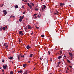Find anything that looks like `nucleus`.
<instances>
[{
	"label": "nucleus",
	"mask_w": 74,
	"mask_h": 74,
	"mask_svg": "<svg viewBox=\"0 0 74 74\" xmlns=\"http://www.w3.org/2000/svg\"><path fill=\"white\" fill-rule=\"evenodd\" d=\"M28 62H29V63H30V61H28Z\"/></svg>",
	"instance_id": "obj_63"
},
{
	"label": "nucleus",
	"mask_w": 74,
	"mask_h": 74,
	"mask_svg": "<svg viewBox=\"0 0 74 74\" xmlns=\"http://www.w3.org/2000/svg\"><path fill=\"white\" fill-rule=\"evenodd\" d=\"M25 12H23V14H26V13Z\"/></svg>",
	"instance_id": "obj_40"
},
{
	"label": "nucleus",
	"mask_w": 74,
	"mask_h": 74,
	"mask_svg": "<svg viewBox=\"0 0 74 74\" xmlns=\"http://www.w3.org/2000/svg\"><path fill=\"white\" fill-rule=\"evenodd\" d=\"M23 74H27V71H25Z\"/></svg>",
	"instance_id": "obj_18"
},
{
	"label": "nucleus",
	"mask_w": 74,
	"mask_h": 74,
	"mask_svg": "<svg viewBox=\"0 0 74 74\" xmlns=\"http://www.w3.org/2000/svg\"><path fill=\"white\" fill-rule=\"evenodd\" d=\"M23 18H20L19 20V22H22V19Z\"/></svg>",
	"instance_id": "obj_8"
},
{
	"label": "nucleus",
	"mask_w": 74,
	"mask_h": 74,
	"mask_svg": "<svg viewBox=\"0 0 74 74\" xmlns=\"http://www.w3.org/2000/svg\"><path fill=\"white\" fill-rule=\"evenodd\" d=\"M67 61L68 63H71V62L70 61V60H69L67 59Z\"/></svg>",
	"instance_id": "obj_11"
},
{
	"label": "nucleus",
	"mask_w": 74,
	"mask_h": 74,
	"mask_svg": "<svg viewBox=\"0 0 74 74\" xmlns=\"http://www.w3.org/2000/svg\"><path fill=\"white\" fill-rule=\"evenodd\" d=\"M2 27H0V30L1 31L3 30V29H2V28H1Z\"/></svg>",
	"instance_id": "obj_24"
},
{
	"label": "nucleus",
	"mask_w": 74,
	"mask_h": 74,
	"mask_svg": "<svg viewBox=\"0 0 74 74\" xmlns=\"http://www.w3.org/2000/svg\"><path fill=\"white\" fill-rule=\"evenodd\" d=\"M35 18H37V17L36 16H35L34 17Z\"/></svg>",
	"instance_id": "obj_52"
},
{
	"label": "nucleus",
	"mask_w": 74,
	"mask_h": 74,
	"mask_svg": "<svg viewBox=\"0 0 74 74\" xmlns=\"http://www.w3.org/2000/svg\"><path fill=\"white\" fill-rule=\"evenodd\" d=\"M37 14H35L34 15V16H36V15H37Z\"/></svg>",
	"instance_id": "obj_36"
},
{
	"label": "nucleus",
	"mask_w": 74,
	"mask_h": 74,
	"mask_svg": "<svg viewBox=\"0 0 74 74\" xmlns=\"http://www.w3.org/2000/svg\"><path fill=\"white\" fill-rule=\"evenodd\" d=\"M3 46H5V47H6V44H4L3 45Z\"/></svg>",
	"instance_id": "obj_35"
},
{
	"label": "nucleus",
	"mask_w": 74,
	"mask_h": 74,
	"mask_svg": "<svg viewBox=\"0 0 74 74\" xmlns=\"http://www.w3.org/2000/svg\"><path fill=\"white\" fill-rule=\"evenodd\" d=\"M50 61H52V59L51 58H50Z\"/></svg>",
	"instance_id": "obj_48"
},
{
	"label": "nucleus",
	"mask_w": 74,
	"mask_h": 74,
	"mask_svg": "<svg viewBox=\"0 0 74 74\" xmlns=\"http://www.w3.org/2000/svg\"><path fill=\"white\" fill-rule=\"evenodd\" d=\"M69 6H70V7H71V5H69Z\"/></svg>",
	"instance_id": "obj_62"
},
{
	"label": "nucleus",
	"mask_w": 74,
	"mask_h": 74,
	"mask_svg": "<svg viewBox=\"0 0 74 74\" xmlns=\"http://www.w3.org/2000/svg\"><path fill=\"white\" fill-rule=\"evenodd\" d=\"M66 73H67V74L69 73V72L67 71V70H66Z\"/></svg>",
	"instance_id": "obj_31"
},
{
	"label": "nucleus",
	"mask_w": 74,
	"mask_h": 74,
	"mask_svg": "<svg viewBox=\"0 0 74 74\" xmlns=\"http://www.w3.org/2000/svg\"><path fill=\"white\" fill-rule=\"evenodd\" d=\"M3 5H4L3 4H2L1 5L0 7H3Z\"/></svg>",
	"instance_id": "obj_28"
},
{
	"label": "nucleus",
	"mask_w": 74,
	"mask_h": 74,
	"mask_svg": "<svg viewBox=\"0 0 74 74\" xmlns=\"http://www.w3.org/2000/svg\"><path fill=\"white\" fill-rule=\"evenodd\" d=\"M27 5H28V6H29V5H30V3H28Z\"/></svg>",
	"instance_id": "obj_44"
},
{
	"label": "nucleus",
	"mask_w": 74,
	"mask_h": 74,
	"mask_svg": "<svg viewBox=\"0 0 74 74\" xmlns=\"http://www.w3.org/2000/svg\"><path fill=\"white\" fill-rule=\"evenodd\" d=\"M7 12H5L4 14L5 15H6L7 14Z\"/></svg>",
	"instance_id": "obj_33"
},
{
	"label": "nucleus",
	"mask_w": 74,
	"mask_h": 74,
	"mask_svg": "<svg viewBox=\"0 0 74 74\" xmlns=\"http://www.w3.org/2000/svg\"><path fill=\"white\" fill-rule=\"evenodd\" d=\"M64 58H66V56H64Z\"/></svg>",
	"instance_id": "obj_55"
},
{
	"label": "nucleus",
	"mask_w": 74,
	"mask_h": 74,
	"mask_svg": "<svg viewBox=\"0 0 74 74\" xmlns=\"http://www.w3.org/2000/svg\"><path fill=\"white\" fill-rule=\"evenodd\" d=\"M31 4H32L33 6H34V3H33L31 2L30 3Z\"/></svg>",
	"instance_id": "obj_16"
},
{
	"label": "nucleus",
	"mask_w": 74,
	"mask_h": 74,
	"mask_svg": "<svg viewBox=\"0 0 74 74\" xmlns=\"http://www.w3.org/2000/svg\"><path fill=\"white\" fill-rule=\"evenodd\" d=\"M60 7H63V5H62V3H60Z\"/></svg>",
	"instance_id": "obj_15"
},
{
	"label": "nucleus",
	"mask_w": 74,
	"mask_h": 74,
	"mask_svg": "<svg viewBox=\"0 0 74 74\" xmlns=\"http://www.w3.org/2000/svg\"><path fill=\"white\" fill-rule=\"evenodd\" d=\"M2 29L3 30H5V27H3Z\"/></svg>",
	"instance_id": "obj_12"
},
{
	"label": "nucleus",
	"mask_w": 74,
	"mask_h": 74,
	"mask_svg": "<svg viewBox=\"0 0 74 74\" xmlns=\"http://www.w3.org/2000/svg\"><path fill=\"white\" fill-rule=\"evenodd\" d=\"M43 6H44V9H45L46 8V6L45 5H43Z\"/></svg>",
	"instance_id": "obj_14"
},
{
	"label": "nucleus",
	"mask_w": 74,
	"mask_h": 74,
	"mask_svg": "<svg viewBox=\"0 0 74 74\" xmlns=\"http://www.w3.org/2000/svg\"><path fill=\"white\" fill-rule=\"evenodd\" d=\"M48 55H50L51 53V51H48Z\"/></svg>",
	"instance_id": "obj_20"
},
{
	"label": "nucleus",
	"mask_w": 74,
	"mask_h": 74,
	"mask_svg": "<svg viewBox=\"0 0 74 74\" xmlns=\"http://www.w3.org/2000/svg\"><path fill=\"white\" fill-rule=\"evenodd\" d=\"M54 14L55 15H58V13H55Z\"/></svg>",
	"instance_id": "obj_34"
},
{
	"label": "nucleus",
	"mask_w": 74,
	"mask_h": 74,
	"mask_svg": "<svg viewBox=\"0 0 74 74\" xmlns=\"http://www.w3.org/2000/svg\"><path fill=\"white\" fill-rule=\"evenodd\" d=\"M41 37H42L44 38V37H45V36L44 35H41Z\"/></svg>",
	"instance_id": "obj_19"
},
{
	"label": "nucleus",
	"mask_w": 74,
	"mask_h": 74,
	"mask_svg": "<svg viewBox=\"0 0 74 74\" xmlns=\"http://www.w3.org/2000/svg\"><path fill=\"white\" fill-rule=\"evenodd\" d=\"M2 62H4V60H3L2 61Z\"/></svg>",
	"instance_id": "obj_54"
},
{
	"label": "nucleus",
	"mask_w": 74,
	"mask_h": 74,
	"mask_svg": "<svg viewBox=\"0 0 74 74\" xmlns=\"http://www.w3.org/2000/svg\"><path fill=\"white\" fill-rule=\"evenodd\" d=\"M62 58V56H60L59 57H58L57 58L58 59H61V58Z\"/></svg>",
	"instance_id": "obj_6"
},
{
	"label": "nucleus",
	"mask_w": 74,
	"mask_h": 74,
	"mask_svg": "<svg viewBox=\"0 0 74 74\" xmlns=\"http://www.w3.org/2000/svg\"><path fill=\"white\" fill-rule=\"evenodd\" d=\"M21 57H22L23 58L24 57V56L23 55V56H21Z\"/></svg>",
	"instance_id": "obj_56"
},
{
	"label": "nucleus",
	"mask_w": 74,
	"mask_h": 74,
	"mask_svg": "<svg viewBox=\"0 0 74 74\" xmlns=\"http://www.w3.org/2000/svg\"><path fill=\"white\" fill-rule=\"evenodd\" d=\"M3 12H6V10H3Z\"/></svg>",
	"instance_id": "obj_29"
},
{
	"label": "nucleus",
	"mask_w": 74,
	"mask_h": 74,
	"mask_svg": "<svg viewBox=\"0 0 74 74\" xmlns=\"http://www.w3.org/2000/svg\"><path fill=\"white\" fill-rule=\"evenodd\" d=\"M61 63V62H58V64H60Z\"/></svg>",
	"instance_id": "obj_27"
},
{
	"label": "nucleus",
	"mask_w": 74,
	"mask_h": 74,
	"mask_svg": "<svg viewBox=\"0 0 74 74\" xmlns=\"http://www.w3.org/2000/svg\"><path fill=\"white\" fill-rule=\"evenodd\" d=\"M18 41H19V42H21V40H20V39H19L18 40Z\"/></svg>",
	"instance_id": "obj_45"
},
{
	"label": "nucleus",
	"mask_w": 74,
	"mask_h": 74,
	"mask_svg": "<svg viewBox=\"0 0 74 74\" xmlns=\"http://www.w3.org/2000/svg\"><path fill=\"white\" fill-rule=\"evenodd\" d=\"M15 8H18V6L17 5H16Z\"/></svg>",
	"instance_id": "obj_22"
},
{
	"label": "nucleus",
	"mask_w": 74,
	"mask_h": 74,
	"mask_svg": "<svg viewBox=\"0 0 74 74\" xmlns=\"http://www.w3.org/2000/svg\"><path fill=\"white\" fill-rule=\"evenodd\" d=\"M28 28V29H32V27H31V26L30 25H27Z\"/></svg>",
	"instance_id": "obj_5"
},
{
	"label": "nucleus",
	"mask_w": 74,
	"mask_h": 74,
	"mask_svg": "<svg viewBox=\"0 0 74 74\" xmlns=\"http://www.w3.org/2000/svg\"><path fill=\"white\" fill-rule=\"evenodd\" d=\"M26 66H27V64H24L23 65V67H25Z\"/></svg>",
	"instance_id": "obj_9"
},
{
	"label": "nucleus",
	"mask_w": 74,
	"mask_h": 74,
	"mask_svg": "<svg viewBox=\"0 0 74 74\" xmlns=\"http://www.w3.org/2000/svg\"><path fill=\"white\" fill-rule=\"evenodd\" d=\"M42 11H44V8H42Z\"/></svg>",
	"instance_id": "obj_47"
},
{
	"label": "nucleus",
	"mask_w": 74,
	"mask_h": 74,
	"mask_svg": "<svg viewBox=\"0 0 74 74\" xmlns=\"http://www.w3.org/2000/svg\"><path fill=\"white\" fill-rule=\"evenodd\" d=\"M62 5H64V3H62Z\"/></svg>",
	"instance_id": "obj_51"
},
{
	"label": "nucleus",
	"mask_w": 74,
	"mask_h": 74,
	"mask_svg": "<svg viewBox=\"0 0 74 74\" xmlns=\"http://www.w3.org/2000/svg\"><path fill=\"white\" fill-rule=\"evenodd\" d=\"M67 69L68 70H69V67H68V68H67Z\"/></svg>",
	"instance_id": "obj_60"
},
{
	"label": "nucleus",
	"mask_w": 74,
	"mask_h": 74,
	"mask_svg": "<svg viewBox=\"0 0 74 74\" xmlns=\"http://www.w3.org/2000/svg\"><path fill=\"white\" fill-rule=\"evenodd\" d=\"M69 55H70V57L71 58V59H72V58H73V53L70 52H69Z\"/></svg>",
	"instance_id": "obj_1"
},
{
	"label": "nucleus",
	"mask_w": 74,
	"mask_h": 74,
	"mask_svg": "<svg viewBox=\"0 0 74 74\" xmlns=\"http://www.w3.org/2000/svg\"><path fill=\"white\" fill-rule=\"evenodd\" d=\"M20 19H21V18H24V17H23V16L22 17V16H20Z\"/></svg>",
	"instance_id": "obj_26"
},
{
	"label": "nucleus",
	"mask_w": 74,
	"mask_h": 74,
	"mask_svg": "<svg viewBox=\"0 0 74 74\" xmlns=\"http://www.w3.org/2000/svg\"><path fill=\"white\" fill-rule=\"evenodd\" d=\"M10 74H14V73L12 71H11L10 73Z\"/></svg>",
	"instance_id": "obj_21"
},
{
	"label": "nucleus",
	"mask_w": 74,
	"mask_h": 74,
	"mask_svg": "<svg viewBox=\"0 0 74 74\" xmlns=\"http://www.w3.org/2000/svg\"><path fill=\"white\" fill-rule=\"evenodd\" d=\"M22 8H25V7H24V6L22 5Z\"/></svg>",
	"instance_id": "obj_32"
},
{
	"label": "nucleus",
	"mask_w": 74,
	"mask_h": 74,
	"mask_svg": "<svg viewBox=\"0 0 74 74\" xmlns=\"http://www.w3.org/2000/svg\"><path fill=\"white\" fill-rule=\"evenodd\" d=\"M1 69H2V68H1V67H0V70H1Z\"/></svg>",
	"instance_id": "obj_59"
},
{
	"label": "nucleus",
	"mask_w": 74,
	"mask_h": 74,
	"mask_svg": "<svg viewBox=\"0 0 74 74\" xmlns=\"http://www.w3.org/2000/svg\"><path fill=\"white\" fill-rule=\"evenodd\" d=\"M25 0H22V1H24Z\"/></svg>",
	"instance_id": "obj_64"
},
{
	"label": "nucleus",
	"mask_w": 74,
	"mask_h": 74,
	"mask_svg": "<svg viewBox=\"0 0 74 74\" xmlns=\"http://www.w3.org/2000/svg\"><path fill=\"white\" fill-rule=\"evenodd\" d=\"M7 65H6L5 66L3 65V67L4 69H7Z\"/></svg>",
	"instance_id": "obj_3"
},
{
	"label": "nucleus",
	"mask_w": 74,
	"mask_h": 74,
	"mask_svg": "<svg viewBox=\"0 0 74 74\" xmlns=\"http://www.w3.org/2000/svg\"><path fill=\"white\" fill-rule=\"evenodd\" d=\"M24 2L27 3V0H26L25 1H24Z\"/></svg>",
	"instance_id": "obj_39"
},
{
	"label": "nucleus",
	"mask_w": 74,
	"mask_h": 74,
	"mask_svg": "<svg viewBox=\"0 0 74 74\" xmlns=\"http://www.w3.org/2000/svg\"><path fill=\"white\" fill-rule=\"evenodd\" d=\"M29 7H30V9H32V6L31 5H30L29 6Z\"/></svg>",
	"instance_id": "obj_13"
},
{
	"label": "nucleus",
	"mask_w": 74,
	"mask_h": 74,
	"mask_svg": "<svg viewBox=\"0 0 74 74\" xmlns=\"http://www.w3.org/2000/svg\"><path fill=\"white\" fill-rule=\"evenodd\" d=\"M32 56H33V54H31L30 55V56H29V57H30V58H31V57H32Z\"/></svg>",
	"instance_id": "obj_17"
},
{
	"label": "nucleus",
	"mask_w": 74,
	"mask_h": 74,
	"mask_svg": "<svg viewBox=\"0 0 74 74\" xmlns=\"http://www.w3.org/2000/svg\"><path fill=\"white\" fill-rule=\"evenodd\" d=\"M22 71L20 70V71H18V73H22Z\"/></svg>",
	"instance_id": "obj_10"
},
{
	"label": "nucleus",
	"mask_w": 74,
	"mask_h": 74,
	"mask_svg": "<svg viewBox=\"0 0 74 74\" xmlns=\"http://www.w3.org/2000/svg\"><path fill=\"white\" fill-rule=\"evenodd\" d=\"M57 66H58H58H59V64H57Z\"/></svg>",
	"instance_id": "obj_53"
},
{
	"label": "nucleus",
	"mask_w": 74,
	"mask_h": 74,
	"mask_svg": "<svg viewBox=\"0 0 74 74\" xmlns=\"http://www.w3.org/2000/svg\"><path fill=\"white\" fill-rule=\"evenodd\" d=\"M5 47V48H8V45L7 46L6 45Z\"/></svg>",
	"instance_id": "obj_42"
},
{
	"label": "nucleus",
	"mask_w": 74,
	"mask_h": 74,
	"mask_svg": "<svg viewBox=\"0 0 74 74\" xmlns=\"http://www.w3.org/2000/svg\"><path fill=\"white\" fill-rule=\"evenodd\" d=\"M25 30H27V28H25Z\"/></svg>",
	"instance_id": "obj_49"
},
{
	"label": "nucleus",
	"mask_w": 74,
	"mask_h": 74,
	"mask_svg": "<svg viewBox=\"0 0 74 74\" xmlns=\"http://www.w3.org/2000/svg\"><path fill=\"white\" fill-rule=\"evenodd\" d=\"M69 66V67H70V68H72V66Z\"/></svg>",
	"instance_id": "obj_46"
},
{
	"label": "nucleus",
	"mask_w": 74,
	"mask_h": 74,
	"mask_svg": "<svg viewBox=\"0 0 74 74\" xmlns=\"http://www.w3.org/2000/svg\"><path fill=\"white\" fill-rule=\"evenodd\" d=\"M60 53H61V54H62V51H60Z\"/></svg>",
	"instance_id": "obj_43"
},
{
	"label": "nucleus",
	"mask_w": 74,
	"mask_h": 74,
	"mask_svg": "<svg viewBox=\"0 0 74 74\" xmlns=\"http://www.w3.org/2000/svg\"><path fill=\"white\" fill-rule=\"evenodd\" d=\"M38 10H39V9L38 8H36L35 9V11H38Z\"/></svg>",
	"instance_id": "obj_23"
},
{
	"label": "nucleus",
	"mask_w": 74,
	"mask_h": 74,
	"mask_svg": "<svg viewBox=\"0 0 74 74\" xmlns=\"http://www.w3.org/2000/svg\"><path fill=\"white\" fill-rule=\"evenodd\" d=\"M20 57H18V59H20V58H19Z\"/></svg>",
	"instance_id": "obj_58"
},
{
	"label": "nucleus",
	"mask_w": 74,
	"mask_h": 74,
	"mask_svg": "<svg viewBox=\"0 0 74 74\" xmlns=\"http://www.w3.org/2000/svg\"><path fill=\"white\" fill-rule=\"evenodd\" d=\"M8 59H10V60H11L12 59H13V58L12 57L10 56V57H9L8 58Z\"/></svg>",
	"instance_id": "obj_7"
},
{
	"label": "nucleus",
	"mask_w": 74,
	"mask_h": 74,
	"mask_svg": "<svg viewBox=\"0 0 74 74\" xmlns=\"http://www.w3.org/2000/svg\"><path fill=\"white\" fill-rule=\"evenodd\" d=\"M5 27H6V28H7V26H5Z\"/></svg>",
	"instance_id": "obj_61"
},
{
	"label": "nucleus",
	"mask_w": 74,
	"mask_h": 74,
	"mask_svg": "<svg viewBox=\"0 0 74 74\" xmlns=\"http://www.w3.org/2000/svg\"><path fill=\"white\" fill-rule=\"evenodd\" d=\"M56 13H57V14H58V11H56Z\"/></svg>",
	"instance_id": "obj_50"
},
{
	"label": "nucleus",
	"mask_w": 74,
	"mask_h": 74,
	"mask_svg": "<svg viewBox=\"0 0 74 74\" xmlns=\"http://www.w3.org/2000/svg\"><path fill=\"white\" fill-rule=\"evenodd\" d=\"M21 54L19 55L18 56V57H19V58H20V57H21Z\"/></svg>",
	"instance_id": "obj_37"
},
{
	"label": "nucleus",
	"mask_w": 74,
	"mask_h": 74,
	"mask_svg": "<svg viewBox=\"0 0 74 74\" xmlns=\"http://www.w3.org/2000/svg\"><path fill=\"white\" fill-rule=\"evenodd\" d=\"M33 32H32V33H31V35H32V34H33Z\"/></svg>",
	"instance_id": "obj_57"
},
{
	"label": "nucleus",
	"mask_w": 74,
	"mask_h": 74,
	"mask_svg": "<svg viewBox=\"0 0 74 74\" xmlns=\"http://www.w3.org/2000/svg\"><path fill=\"white\" fill-rule=\"evenodd\" d=\"M42 58H40V60H41V61L42 60L41 59Z\"/></svg>",
	"instance_id": "obj_41"
},
{
	"label": "nucleus",
	"mask_w": 74,
	"mask_h": 74,
	"mask_svg": "<svg viewBox=\"0 0 74 74\" xmlns=\"http://www.w3.org/2000/svg\"><path fill=\"white\" fill-rule=\"evenodd\" d=\"M40 17H41V16H40V15H38V18H40Z\"/></svg>",
	"instance_id": "obj_25"
},
{
	"label": "nucleus",
	"mask_w": 74,
	"mask_h": 74,
	"mask_svg": "<svg viewBox=\"0 0 74 74\" xmlns=\"http://www.w3.org/2000/svg\"><path fill=\"white\" fill-rule=\"evenodd\" d=\"M23 32L22 31H20L19 32V34H21V36H23V33H22Z\"/></svg>",
	"instance_id": "obj_2"
},
{
	"label": "nucleus",
	"mask_w": 74,
	"mask_h": 74,
	"mask_svg": "<svg viewBox=\"0 0 74 74\" xmlns=\"http://www.w3.org/2000/svg\"><path fill=\"white\" fill-rule=\"evenodd\" d=\"M36 29H39V27H36Z\"/></svg>",
	"instance_id": "obj_30"
},
{
	"label": "nucleus",
	"mask_w": 74,
	"mask_h": 74,
	"mask_svg": "<svg viewBox=\"0 0 74 74\" xmlns=\"http://www.w3.org/2000/svg\"><path fill=\"white\" fill-rule=\"evenodd\" d=\"M2 71L3 73V72H4V69H2Z\"/></svg>",
	"instance_id": "obj_38"
},
{
	"label": "nucleus",
	"mask_w": 74,
	"mask_h": 74,
	"mask_svg": "<svg viewBox=\"0 0 74 74\" xmlns=\"http://www.w3.org/2000/svg\"><path fill=\"white\" fill-rule=\"evenodd\" d=\"M31 48V47H30L29 45H27L26 46V48L27 49H29V48Z\"/></svg>",
	"instance_id": "obj_4"
}]
</instances>
